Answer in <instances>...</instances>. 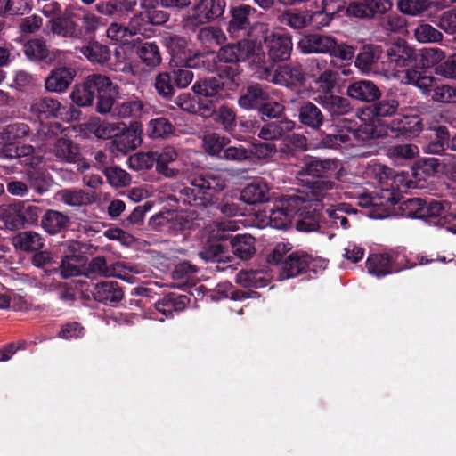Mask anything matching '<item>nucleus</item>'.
Instances as JSON below:
<instances>
[{"mask_svg":"<svg viewBox=\"0 0 456 456\" xmlns=\"http://www.w3.org/2000/svg\"><path fill=\"white\" fill-rule=\"evenodd\" d=\"M234 44H227L217 52L218 61L225 63H238L249 61L254 74L258 79H268L271 66L260 44L255 40L241 37Z\"/></svg>","mask_w":456,"mask_h":456,"instance_id":"obj_1","label":"nucleus"},{"mask_svg":"<svg viewBox=\"0 0 456 456\" xmlns=\"http://www.w3.org/2000/svg\"><path fill=\"white\" fill-rule=\"evenodd\" d=\"M225 186L224 180L213 175L193 177L188 186L179 191L176 200L192 206L205 207L211 204L216 192Z\"/></svg>","mask_w":456,"mask_h":456,"instance_id":"obj_2","label":"nucleus"},{"mask_svg":"<svg viewBox=\"0 0 456 456\" xmlns=\"http://www.w3.org/2000/svg\"><path fill=\"white\" fill-rule=\"evenodd\" d=\"M291 249L289 243H278L267 256V262L279 269V279L286 280L306 272L312 257L305 252L297 251L287 256Z\"/></svg>","mask_w":456,"mask_h":456,"instance_id":"obj_3","label":"nucleus"},{"mask_svg":"<svg viewBox=\"0 0 456 456\" xmlns=\"http://www.w3.org/2000/svg\"><path fill=\"white\" fill-rule=\"evenodd\" d=\"M303 53L328 54L340 61H349L354 57V48L346 43L338 42L335 37L322 34L305 36L298 42Z\"/></svg>","mask_w":456,"mask_h":456,"instance_id":"obj_4","label":"nucleus"},{"mask_svg":"<svg viewBox=\"0 0 456 456\" xmlns=\"http://www.w3.org/2000/svg\"><path fill=\"white\" fill-rule=\"evenodd\" d=\"M306 200L303 192L289 195L278 201L270 210L269 224L275 229H287L291 224L297 214L306 208Z\"/></svg>","mask_w":456,"mask_h":456,"instance_id":"obj_5","label":"nucleus"},{"mask_svg":"<svg viewBox=\"0 0 456 456\" xmlns=\"http://www.w3.org/2000/svg\"><path fill=\"white\" fill-rule=\"evenodd\" d=\"M87 87L91 88L94 96L97 94L96 110L101 114H107L115 102V96L118 94V86L113 85L111 80L102 74H92L86 78Z\"/></svg>","mask_w":456,"mask_h":456,"instance_id":"obj_6","label":"nucleus"},{"mask_svg":"<svg viewBox=\"0 0 456 456\" xmlns=\"http://www.w3.org/2000/svg\"><path fill=\"white\" fill-rule=\"evenodd\" d=\"M224 8V0H200L185 18L184 26L194 30L223 15Z\"/></svg>","mask_w":456,"mask_h":456,"instance_id":"obj_7","label":"nucleus"},{"mask_svg":"<svg viewBox=\"0 0 456 456\" xmlns=\"http://www.w3.org/2000/svg\"><path fill=\"white\" fill-rule=\"evenodd\" d=\"M375 136V128L370 125H364L354 131H341L337 134H325L318 143L320 148H337L341 144H354V139L369 140Z\"/></svg>","mask_w":456,"mask_h":456,"instance_id":"obj_8","label":"nucleus"},{"mask_svg":"<svg viewBox=\"0 0 456 456\" xmlns=\"http://www.w3.org/2000/svg\"><path fill=\"white\" fill-rule=\"evenodd\" d=\"M77 15L70 11L52 18L46 24V28L53 35L65 37L81 39V31L78 28Z\"/></svg>","mask_w":456,"mask_h":456,"instance_id":"obj_9","label":"nucleus"},{"mask_svg":"<svg viewBox=\"0 0 456 456\" xmlns=\"http://www.w3.org/2000/svg\"><path fill=\"white\" fill-rule=\"evenodd\" d=\"M271 66V76L266 81H271L273 84L292 87L299 85H303L305 81V73L304 72L302 66L299 64H286L279 66L274 73H273V64Z\"/></svg>","mask_w":456,"mask_h":456,"instance_id":"obj_10","label":"nucleus"},{"mask_svg":"<svg viewBox=\"0 0 456 456\" xmlns=\"http://www.w3.org/2000/svg\"><path fill=\"white\" fill-rule=\"evenodd\" d=\"M232 19L228 22L227 31L233 38L249 36L251 27L249 17L256 10L247 4H241L231 9Z\"/></svg>","mask_w":456,"mask_h":456,"instance_id":"obj_11","label":"nucleus"},{"mask_svg":"<svg viewBox=\"0 0 456 456\" xmlns=\"http://www.w3.org/2000/svg\"><path fill=\"white\" fill-rule=\"evenodd\" d=\"M265 45L268 51L269 62L286 61L290 57L292 42L289 36L273 32L265 38Z\"/></svg>","mask_w":456,"mask_h":456,"instance_id":"obj_12","label":"nucleus"},{"mask_svg":"<svg viewBox=\"0 0 456 456\" xmlns=\"http://www.w3.org/2000/svg\"><path fill=\"white\" fill-rule=\"evenodd\" d=\"M387 62L389 66L405 68L417 61V53L404 40H398L391 44L387 50Z\"/></svg>","mask_w":456,"mask_h":456,"instance_id":"obj_13","label":"nucleus"},{"mask_svg":"<svg viewBox=\"0 0 456 456\" xmlns=\"http://www.w3.org/2000/svg\"><path fill=\"white\" fill-rule=\"evenodd\" d=\"M416 265V263L406 264L401 267H395L392 257L388 254H372L369 256L366 261L368 273L377 278H382L403 269L413 268Z\"/></svg>","mask_w":456,"mask_h":456,"instance_id":"obj_14","label":"nucleus"},{"mask_svg":"<svg viewBox=\"0 0 456 456\" xmlns=\"http://www.w3.org/2000/svg\"><path fill=\"white\" fill-rule=\"evenodd\" d=\"M142 125L139 122H132L129 126L125 124L116 139L111 142L112 148L121 153L135 150L142 143Z\"/></svg>","mask_w":456,"mask_h":456,"instance_id":"obj_15","label":"nucleus"},{"mask_svg":"<svg viewBox=\"0 0 456 456\" xmlns=\"http://www.w3.org/2000/svg\"><path fill=\"white\" fill-rule=\"evenodd\" d=\"M423 123L419 116H399L395 118L389 129L396 137L412 138L418 136L423 130Z\"/></svg>","mask_w":456,"mask_h":456,"instance_id":"obj_16","label":"nucleus"},{"mask_svg":"<svg viewBox=\"0 0 456 456\" xmlns=\"http://www.w3.org/2000/svg\"><path fill=\"white\" fill-rule=\"evenodd\" d=\"M148 112V105L137 97L113 104L109 113L117 118H138Z\"/></svg>","mask_w":456,"mask_h":456,"instance_id":"obj_17","label":"nucleus"},{"mask_svg":"<svg viewBox=\"0 0 456 456\" xmlns=\"http://www.w3.org/2000/svg\"><path fill=\"white\" fill-rule=\"evenodd\" d=\"M92 296L99 303L115 305L123 299L124 293L118 282L101 281L94 285Z\"/></svg>","mask_w":456,"mask_h":456,"instance_id":"obj_18","label":"nucleus"},{"mask_svg":"<svg viewBox=\"0 0 456 456\" xmlns=\"http://www.w3.org/2000/svg\"><path fill=\"white\" fill-rule=\"evenodd\" d=\"M155 153L156 170L158 173L167 178H176L180 174V170L172 165L178 159L177 151L173 146H166L159 151H155Z\"/></svg>","mask_w":456,"mask_h":456,"instance_id":"obj_19","label":"nucleus"},{"mask_svg":"<svg viewBox=\"0 0 456 456\" xmlns=\"http://www.w3.org/2000/svg\"><path fill=\"white\" fill-rule=\"evenodd\" d=\"M346 94L360 102H371L381 96V92L372 81L362 79L350 84Z\"/></svg>","mask_w":456,"mask_h":456,"instance_id":"obj_20","label":"nucleus"},{"mask_svg":"<svg viewBox=\"0 0 456 456\" xmlns=\"http://www.w3.org/2000/svg\"><path fill=\"white\" fill-rule=\"evenodd\" d=\"M315 101L332 117L346 115L352 110L347 98L334 94L332 92L318 94Z\"/></svg>","mask_w":456,"mask_h":456,"instance_id":"obj_21","label":"nucleus"},{"mask_svg":"<svg viewBox=\"0 0 456 456\" xmlns=\"http://www.w3.org/2000/svg\"><path fill=\"white\" fill-rule=\"evenodd\" d=\"M295 122L281 118L265 123L259 129L257 136L264 141H276L295 128Z\"/></svg>","mask_w":456,"mask_h":456,"instance_id":"obj_22","label":"nucleus"},{"mask_svg":"<svg viewBox=\"0 0 456 456\" xmlns=\"http://www.w3.org/2000/svg\"><path fill=\"white\" fill-rule=\"evenodd\" d=\"M51 153L61 162L76 163L80 159V147L69 138H59L53 143Z\"/></svg>","mask_w":456,"mask_h":456,"instance_id":"obj_23","label":"nucleus"},{"mask_svg":"<svg viewBox=\"0 0 456 456\" xmlns=\"http://www.w3.org/2000/svg\"><path fill=\"white\" fill-rule=\"evenodd\" d=\"M449 208L450 204L447 201L426 200L423 217L442 216L443 224H449L447 230L456 233V212L447 214Z\"/></svg>","mask_w":456,"mask_h":456,"instance_id":"obj_24","label":"nucleus"},{"mask_svg":"<svg viewBox=\"0 0 456 456\" xmlns=\"http://www.w3.org/2000/svg\"><path fill=\"white\" fill-rule=\"evenodd\" d=\"M75 75L76 71L71 68H57L52 70L51 74L45 79V89L48 92H64L73 81Z\"/></svg>","mask_w":456,"mask_h":456,"instance_id":"obj_25","label":"nucleus"},{"mask_svg":"<svg viewBox=\"0 0 456 456\" xmlns=\"http://www.w3.org/2000/svg\"><path fill=\"white\" fill-rule=\"evenodd\" d=\"M120 266L119 263L108 265L104 256H98L90 260L83 274L90 279L115 277L118 275L117 272Z\"/></svg>","mask_w":456,"mask_h":456,"instance_id":"obj_26","label":"nucleus"},{"mask_svg":"<svg viewBox=\"0 0 456 456\" xmlns=\"http://www.w3.org/2000/svg\"><path fill=\"white\" fill-rule=\"evenodd\" d=\"M402 82L406 85H411L424 94L428 95L431 93V87L435 86L436 78L427 75L418 68H410L404 70Z\"/></svg>","mask_w":456,"mask_h":456,"instance_id":"obj_27","label":"nucleus"},{"mask_svg":"<svg viewBox=\"0 0 456 456\" xmlns=\"http://www.w3.org/2000/svg\"><path fill=\"white\" fill-rule=\"evenodd\" d=\"M338 160L336 159H319L316 158H308L299 167L297 177L311 175L319 176L323 173L337 169Z\"/></svg>","mask_w":456,"mask_h":456,"instance_id":"obj_28","label":"nucleus"},{"mask_svg":"<svg viewBox=\"0 0 456 456\" xmlns=\"http://www.w3.org/2000/svg\"><path fill=\"white\" fill-rule=\"evenodd\" d=\"M61 109V102L52 97H40L30 105V112L39 120L57 118Z\"/></svg>","mask_w":456,"mask_h":456,"instance_id":"obj_29","label":"nucleus"},{"mask_svg":"<svg viewBox=\"0 0 456 456\" xmlns=\"http://www.w3.org/2000/svg\"><path fill=\"white\" fill-rule=\"evenodd\" d=\"M57 199L65 205L78 208L94 203L96 195L80 189H62L57 192Z\"/></svg>","mask_w":456,"mask_h":456,"instance_id":"obj_30","label":"nucleus"},{"mask_svg":"<svg viewBox=\"0 0 456 456\" xmlns=\"http://www.w3.org/2000/svg\"><path fill=\"white\" fill-rule=\"evenodd\" d=\"M269 100V94L260 85H250L238 99V104L246 110L260 109Z\"/></svg>","mask_w":456,"mask_h":456,"instance_id":"obj_31","label":"nucleus"},{"mask_svg":"<svg viewBox=\"0 0 456 456\" xmlns=\"http://www.w3.org/2000/svg\"><path fill=\"white\" fill-rule=\"evenodd\" d=\"M298 120L308 127L319 129L323 125L325 117L316 104L304 102L298 109Z\"/></svg>","mask_w":456,"mask_h":456,"instance_id":"obj_32","label":"nucleus"},{"mask_svg":"<svg viewBox=\"0 0 456 456\" xmlns=\"http://www.w3.org/2000/svg\"><path fill=\"white\" fill-rule=\"evenodd\" d=\"M136 54L149 71L154 70L161 64V53L158 45L154 42L140 44L136 48Z\"/></svg>","mask_w":456,"mask_h":456,"instance_id":"obj_33","label":"nucleus"},{"mask_svg":"<svg viewBox=\"0 0 456 456\" xmlns=\"http://www.w3.org/2000/svg\"><path fill=\"white\" fill-rule=\"evenodd\" d=\"M240 200L248 205L265 202L269 200V187L265 182H253L242 189Z\"/></svg>","mask_w":456,"mask_h":456,"instance_id":"obj_34","label":"nucleus"},{"mask_svg":"<svg viewBox=\"0 0 456 456\" xmlns=\"http://www.w3.org/2000/svg\"><path fill=\"white\" fill-rule=\"evenodd\" d=\"M69 217L62 212L49 209L42 216L41 225L49 234H57L68 228Z\"/></svg>","mask_w":456,"mask_h":456,"instance_id":"obj_35","label":"nucleus"},{"mask_svg":"<svg viewBox=\"0 0 456 456\" xmlns=\"http://www.w3.org/2000/svg\"><path fill=\"white\" fill-rule=\"evenodd\" d=\"M224 84L216 77H208L196 81L192 86V91L199 96L218 101L222 98Z\"/></svg>","mask_w":456,"mask_h":456,"instance_id":"obj_36","label":"nucleus"},{"mask_svg":"<svg viewBox=\"0 0 456 456\" xmlns=\"http://www.w3.org/2000/svg\"><path fill=\"white\" fill-rule=\"evenodd\" d=\"M412 182L407 180L406 174L404 172L395 173L392 176L391 182L388 187L383 189L381 199L390 204H397L401 200V197L398 191L402 188H410Z\"/></svg>","mask_w":456,"mask_h":456,"instance_id":"obj_37","label":"nucleus"},{"mask_svg":"<svg viewBox=\"0 0 456 456\" xmlns=\"http://www.w3.org/2000/svg\"><path fill=\"white\" fill-rule=\"evenodd\" d=\"M232 253L242 260L251 258L255 252V238L248 233L237 234L231 238Z\"/></svg>","mask_w":456,"mask_h":456,"instance_id":"obj_38","label":"nucleus"},{"mask_svg":"<svg viewBox=\"0 0 456 456\" xmlns=\"http://www.w3.org/2000/svg\"><path fill=\"white\" fill-rule=\"evenodd\" d=\"M13 245L16 248L30 252L41 249L45 245L43 237L32 231H27L18 233L13 237Z\"/></svg>","mask_w":456,"mask_h":456,"instance_id":"obj_39","label":"nucleus"},{"mask_svg":"<svg viewBox=\"0 0 456 456\" xmlns=\"http://www.w3.org/2000/svg\"><path fill=\"white\" fill-rule=\"evenodd\" d=\"M217 53L214 52L197 53L183 60L184 66L191 69H202L214 72L217 64Z\"/></svg>","mask_w":456,"mask_h":456,"instance_id":"obj_40","label":"nucleus"},{"mask_svg":"<svg viewBox=\"0 0 456 456\" xmlns=\"http://www.w3.org/2000/svg\"><path fill=\"white\" fill-rule=\"evenodd\" d=\"M381 48L378 45H365L355 59V66L362 72H368L381 56Z\"/></svg>","mask_w":456,"mask_h":456,"instance_id":"obj_41","label":"nucleus"},{"mask_svg":"<svg viewBox=\"0 0 456 456\" xmlns=\"http://www.w3.org/2000/svg\"><path fill=\"white\" fill-rule=\"evenodd\" d=\"M174 131L173 124L163 117L151 119L147 124V134L153 139H167Z\"/></svg>","mask_w":456,"mask_h":456,"instance_id":"obj_42","label":"nucleus"},{"mask_svg":"<svg viewBox=\"0 0 456 456\" xmlns=\"http://www.w3.org/2000/svg\"><path fill=\"white\" fill-rule=\"evenodd\" d=\"M188 302L189 298L187 296H169L158 301L156 304V308L166 316H171L173 312L183 311Z\"/></svg>","mask_w":456,"mask_h":456,"instance_id":"obj_43","label":"nucleus"},{"mask_svg":"<svg viewBox=\"0 0 456 456\" xmlns=\"http://www.w3.org/2000/svg\"><path fill=\"white\" fill-rule=\"evenodd\" d=\"M84 265L85 256H62L59 266L60 274L63 279L78 276L82 273Z\"/></svg>","mask_w":456,"mask_h":456,"instance_id":"obj_44","label":"nucleus"},{"mask_svg":"<svg viewBox=\"0 0 456 456\" xmlns=\"http://www.w3.org/2000/svg\"><path fill=\"white\" fill-rule=\"evenodd\" d=\"M80 53L94 63H104L110 58L109 47L98 42H92L88 45L81 47Z\"/></svg>","mask_w":456,"mask_h":456,"instance_id":"obj_45","label":"nucleus"},{"mask_svg":"<svg viewBox=\"0 0 456 456\" xmlns=\"http://www.w3.org/2000/svg\"><path fill=\"white\" fill-rule=\"evenodd\" d=\"M0 220H2L10 230H18L23 227L20 213V205L11 204L0 206Z\"/></svg>","mask_w":456,"mask_h":456,"instance_id":"obj_46","label":"nucleus"},{"mask_svg":"<svg viewBox=\"0 0 456 456\" xmlns=\"http://www.w3.org/2000/svg\"><path fill=\"white\" fill-rule=\"evenodd\" d=\"M236 282L246 288H261L267 284V279L257 270H242L236 275Z\"/></svg>","mask_w":456,"mask_h":456,"instance_id":"obj_47","label":"nucleus"},{"mask_svg":"<svg viewBox=\"0 0 456 456\" xmlns=\"http://www.w3.org/2000/svg\"><path fill=\"white\" fill-rule=\"evenodd\" d=\"M199 256L207 262H216L218 264H227L232 260L227 251L221 244H211L205 247Z\"/></svg>","mask_w":456,"mask_h":456,"instance_id":"obj_48","label":"nucleus"},{"mask_svg":"<svg viewBox=\"0 0 456 456\" xmlns=\"http://www.w3.org/2000/svg\"><path fill=\"white\" fill-rule=\"evenodd\" d=\"M230 143V139L217 133H208L202 136V147L210 155L216 156Z\"/></svg>","mask_w":456,"mask_h":456,"instance_id":"obj_49","label":"nucleus"},{"mask_svg":"<svg viewBox=\"0 0 456 456\" xmlns=\"http://www.w3.org/2000/svg\"><path fill=\"white\" fill-rule=\"evenodd\" d=\"M198 39L203 45H221L226 41V36L220 28L208 26L200 29Z\"/></svg>","mask_w":456,"mask_h":456,"instance_id":"obj_50","label":"nucleus"},{"mask_svg":"<svg viewBox=\"0 0 456 456\" xmlns=\"http://www.w3.org/2000/svg\"><path fill=\"white\" fill-rule=\"evenodd\" d=\"M32 9V0H0V13L23 15Z\"/></svg>","mask_w":456,"mask_h":456,"instance_id":"obj_51","label":"nucleus"},{"mask_svg":"<svg viewBox=\"0 0 456 456\" xmlns=\"http://www.w3.org/2000/svg\"><path fill=\"white\" fill-rule=\"evenodd\" d=\"M24 53L31 61H42L48 57L49 50L42 39H32L24 44Z\"/></svg>","mask_w":456,"mask_h":456,"instance_id":"obj_52","label":"nucleus"},{"mask_svg":"<svg viewBox=\"0 0 456 456\" xmlns=\"http://www.w3.org/2000/svg\"><path fill=\"white\" fill-rule=\"evenodd\" d=\"M154 86L159 96L168 100L175 94V84L169 72L159 73L155 77Z\"/></svg>","mask_w":456,"mask_h":456,"instance_id":"obj_53","label":"nucleus"},{"mask_svg":"<svg viewBox=\"0 0 456 456\" xmlns=\"http://www.w3.org/2000/svg\"><path fill=\"white\" fill-rule=\"evenodd\" d=\"M308 183L309 191L315 200H321L322 199L329 196L330 191L336 188V183L326 177L315 179ZM311 200H313V199Z\"/></svg>","mask_w":456,"mask_h":456,"instance_id":"obj_54","label":"nucleus"},{"mask_svg":"<svg viewBox=\"0 0 456 456\" xmlns=\"http://www.w3.org/2000/svg\"><path fill=\"white\" fill-rule=\"evenodd\" d=\"M281 24L293 29H302L310 22L309 16L305 12H296L291 10L283 12L278 18Z\"/></svg>","mask_w":456,"mask_h":456,"instance_id":"obj_55","label":"nucleus"},{"mask_svg":"<svg viewBox=\"0 0 456 456\" xmlns=\"http://www.w3.org/2000/svg\"><path fill=\"white\" fill-rule=\"evenodd\" d=\"M415 38L420 43H438L444 36L442 32L428 23H420L414 29Z\"/></svg>","mask_w":456,"mask_h":456,"instance_id":"obj_56","label":"nucleus"},{"mask_svg":"<svg viewBox=\"0 0 456 456\" xmlns=\"http://www.w3.org/2000/svg\"><path fill=\"white\" fill-rule=\"evenodd\" d=\"M419 154V148L415 144H396L388 148L387 155L395 160L412 159Z\"/></svg>","mask_w":456,"mask_h":456,"instance_id":"obj_57","label":"nucleus"},{"mask_svg":"<svg viewBox=\"0 0 456 456\" xmlns=\"http://www.w3.org/2000/svg\"><path fill=\"white\" fill-rule=\"evenodd\" d=\"M400 104L395 98H385L370 107L371 113L378 118L391 117L396 113Z\"/></svg>","mask_w":456,"mask_h":456,"instance_id":"obj_58","label":"nucleus"},{"mask_svg":"<svg viewBox=\"0 0 456 456\" xmlns=\"http://www.w3.org/2000/svg\"><path fill=\"white\" fill-rule=\"evenodd\" d=\"M326 213L330 218L333 225L338 226L339 223L343 229H347L349 228V223L346 214L355 213V210L349 205L341 204L336 208L333 207L328 208L326 209Z\"/></svg>","mask_w":456,"mask_h":456,"instance_id":"obj_59","label":"nucleus"},{"mask_svg":"<svg viewBox=\"0 0 456 456\" xmlns=\"http://www.w3.org/2000/svg\"><path fill=\"white\" fill-rule=\"evenodd\" d=\"M431 99L439 103L456 104V86L437 85L433 89Z\"/></svg>","mask_w":456,"mask_h":456,"instance_id":"obj_60","label":"nucleus"},{"mask_svg":"<svg viewBox=\"0 0 456 456\" xmlns=\"http://www.w3.org/2000/svg\"><path fill=\"white\" fill-rule=\"evenodd\" d=\"M103 173L110 184L114 187H125L131 182L130 175L118 167H105Z\"/></svg>","mask_w":456,"mask_h":456,"instance_id":"obj_61","label":"nucleus"},{"mask_svg":"<svg viewBox=\"0 0 456 456\" xmlns=\"http://www.w3.org/2000/svg\"><path fill=\"white\" fill-rule=\"evenodd\" d=\"M213 118L215 122L221 125L223 128L227 132L233 130L235 127L236 114L230 107L226 105L220 106L216 110Z\"/></svg>","mask_w":456,"mask_h":456,"instance_id":"obj_62","label":"nucleus"},{"mask_svg":"<svg viewBox=\"0 0 456 456\" xmlns=\"http://www.w3.org/2000/svg\"><path fill=\"white\" fill-rule=\"evenodd\" d=\"M398 9L405 14L416 16L431 6L429 0H398Z\"/></svg>","mask_w":456,"mask_h":456,"instance_id":"obj_63","label":"nucleus"},{"mask_svg":"<svg viewBox=\"0 0 456 456\" xmlns=\"http://www.w3.org/2000/svg\"><path fill=\"white\" fill-rule=\"evenodd\" d=\"M162 43L174 57L178 58L185 53V49L188 46L187 40L177 35H167L163 37Z\"/></svg>","mask_w":456,"mask_h":456,"instance_id":"obj_64","label":"nucleus"}]
</instances>
